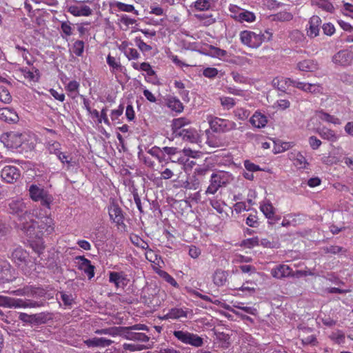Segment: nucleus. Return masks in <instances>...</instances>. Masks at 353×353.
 <instances>
[{"instance_id": "obj_1", "label": "nucleus", "mask_w": 353, "mask_h": 353, "mask_svg": "<svg viewBox=\"0 0 353 353\" xmlns=\"http://www.w3.org/2000/svg\"><path fill=\"white\" fill-rule=\"evenodd\" d=\"M7 211L17 217L19 229L23 232L32 230L34 225L31 223L33 212L28 203L20 199L10 200L8 203Z\"/></svg>"}, {"instance_id": "obj_2", "label": "nucleus", "mask_w": 353, "mask_h": 353, "mask_svg": "<svg viewBox=\"0 0 353 353\" xmlns=\"http://www.w3.org/2000/svg\"><path fill=\"white\" fill-rule=\"evenodd\" d=\"M31 223L34 224L31 228L32 230L23 231V232L30 237H32L34 234L35 229L37 230L35 236L39 239L41 236L49 235L54 231L53 220L49 216L42 217L38 221L33 220L32 217Z\"/></svg>"}, {"instance_id": "obj_3", "label": "nucleus", "mask_w": 353, "mask_h": 353, "mask_svg": "<svg viewBox=\"0 0 353 353\" xmlns=\"http://www.w3.org/2000/svg\"><path fill=\"white\" fill-rule=\"evenodd\" d=\"M28 192L32 201H40L42 206L50 208L53 197L48 190L44 189L43 186L40 184H32L29 187Z\"/></svg>"}, {"instance_id": "obj_4", "label": "nucleus", "mask_w": 353, "mask_h": 353, "mask_svg": "<svg viewBox=\"0 0 353 353\" xmlns=\"http://www.w3.org/2000/svg\"><path fill=\"white\" fill-rule=\"evenodd\" d=\"M241 42L247 46L252 48L259 47L263 41H270V37H266L264 34H256L252 31L244 30L240 33Z\"/></svg>"}, {"instance_id": "obj_5", "label": "nucleus", "mask_w": 353, "mask_h": 353, "mask_svg": "<svg viewBox=\"0 0 353 353\" xmlns=\"http://www.w3.org/2000/svg\"><path fill=\"white\" fill-rule=\"evenodd\" d=\"M173 335L183 343L192 345L194 347H201L204 344L203 339L196 334L188 331L175 330Z\"/></svg>"}, {"instance_id": "obj_6", "label": "nucleus", "mask_w": 353, "mask_h": 353, "mask_svg": "<svg viewBox=\"0 0 353 353\" xmlns=\"http://www.w3.org/2000/svg\"><path fill=\"white\" fill-rule=\"evenodd\" d=\"M19 319L24 323H30L34 325H39L46 323L50 318H48V314L43 312H41L34 314L21 313L19 316Z\"/></svg>"}, {"instance_id": "obj_7", "label": "nucleus", "mask_w": 353, "mask_h": 353, "mask_svg": "<svg viewBox=\"0 0 353 353\" xmlns=\"http://www.w3.org/2000/svg\"><path fill=\"white\" fill-rule=\"evenodd\" d=\"M224 178L225 173L222 172L212 173L210 177V184L207 188L205 194H215L219 188L226 183Z\"/></svg>"}, {"instance_id": "obj_8", "label": "nucleus", "mask_w": 353, "mask_h": 353, "mask_svg": "<svg viewBox=\"0 0 353 353\" xmlns=\"http://www.w3.org/2000/svg\"><path fill=\"white\" fill-rule=\"evenodd\" d=\"M332 61L341 66L351 65L353 63V51L342 50L332 57Z\"/></svg>"}, {"instance_id": "obj_9", "label": "nucleus", "mask_w": 353, "mask_h": 353, "mask_svg": "<svg viewBox=\"0 0 353 353\" xmlns=\"http://www.w3.org/2000/svg\"><path fill=\"white\" fill-rule=\"evenodd\" d=\"M110 219L117 225H124V214L118 204L112 202L108 208Z\"/></svg>"}, {"instance_id": "obj_10", "label": "nucleus", "mask_w": 353, "mask_h": 353, "mask_svg": "<svg viewBox=\"0 0 353 353\" xmlns=\"http://www.w3.org/2000/svg\"><path fill=\"white\" fill-rule=\"evenodd\" d=\"M19 170L12 165H8L3 168L1 172L2 179L8 183H13L20 178Z\"/></svg>"}, {"instance_id": "obj_11", "label": "nucleus", "mask_w": 353, "mask_h": 353, "mask_svg": "<svg viewBox=\"0 0 353 353\" xmlns=\"http://www.w3.org/2000/svg\"><path fill=\"white\" fill-rule=\"evenodd\" d=\"M28 257V252L21 247L14 249L10 256L11 260L19 267L22 265H27Z\"/></svg>"}, {"instance_id": "obj_12", "label": "nucleus", "mask_w": 353, "mask_h": 353, "mask_svg": "<svg viewBox=\"0 0 353 353\" xmlns=\"http://www.w3.org/2000/svg\"><path fill=\"white\" fill-rule=\"evenodd\" d=\"M75 260L78 263L79 269L83 271L87 274L89 279L94 277L95 268L91 264L90 260L85 258L84 256H76Z\"/></svg>"}, {"instance_id": "obj_13", "label": "nucleus", "mask_w": 353, "mask_h": 353, "mask_svg": "<svg viewBox=\"0 0 353 353\" xmlns=\"http://www.w3.org/2000/svg\"><path fill=\"white\" fill-rule=\"evenodd\" d=\"M285 81L286 83H290V85H292V86L301 89L305 92L310 93L320 92V86L316 84L300 82L292 79H286Z\"/></svg>"}, {"instance_id": "obj_14", "label": "nucleus", "mask_w": 353, "mask_h": 353, "mask_svg": "<svg viewBox=\"0 0 353 353\" xmlns=\"http://www.w3.org/2000/svg\"><path fill=\"white\" fill-rule=\"evenodd\" d=\"M119 334L123 338L131 340L133 330H146L148 331V327L144 324H136L129 327H119Z\"/></svg>"}, {"instance_id": "obj_15", "label": "nucleus", "mask_w": 353, "mask_h": 353, "mask_svg": "<svg viewBox=\"0 0 353 353\" xmlns=\"http://www.w3.org/2000/svg\"><path fill=\"white\" fill-rule=\"evenodd\" d=\"M9 305H7L8 307H37L41 306L42 304L39 303L37 301H33L30 300L23 301L22 299H14L10 298V301H8Z\"/></svg>"}, {"instance_id": "obj_16", "label": "nucleus", "mask_w": 353, "mask_h": 353, "mask_svg": "<svg viewBox=\"0 0 353 353\" xmlns=\"http://www.w3.org/2000/svg\"><path fill=\"white\" fill-rule=\"evenodd\" d=\"M321 19L318 16H313L309 21V28L307 30V36L314 38L319 35Z\"/></svg>"}, {"instance_id": "obj_17", "label": "nucleus", "mask_w": 353, "mask_h": 353, "mask_svg": "<svg viewBox=\"0 0 353 353\" xmlns=\"http://www.w3.org/2000/svg\"><path fill=\"white\" fill-rule=\"evenodd\" d=\"M271 274L276 279L294 276L292 270L287 265H279L271 270Z\"/></svg>"}, {"instance_id": "obj_18", "label": "nucleus", "mask_w": 353, "mask_h": 353, "mask_svg": "<svg viewBox=\"0 0 353 353\" xmlns=\"http://www.w3.org/2000/svg\"><path fill=\"white\" fill-rule=\"evenodd\" d=\"M177 137H181L184 141L196 143L198 140V133L194 128L188 127L182 131H179Z\"/></svg>"}, {"instance_id": "obj_19", "label": "nucleus", "mask_w": 353, "mask_h": 353, "mask_svg": "<svg viewBox=\"0 0 353 353\" xmlns=\"http://www.w3.org/2000/svg\"><path fill=\"white\" fill-rule=\"evenodd\" d=\"M188 311L179 307H173L168 310V312L161 317L163 320L179 319L187 318Z\"/></svg>"}, {"instance_id": "obj_20", "label": "nucleus", "mask_w": 353, "mask_h": 353, "mask_svg": "<svg viewBox=\"0 0 353 353\" xmlns=\"http://www.w3.org/2000/svg\"><path fill=\"white\" fill-rule=\"evenodd\" d=\"M0 119L8 123H17L19 117L13 110L4 108L0 109Z\"/></svg>"}, {"instance_id": "obj_21", "label": "nucleus", "mask_w": 353, "mask_h": 353, "mask_svg": "<svg viewBox=\"0 0 353 353\" xmlns=\"http://www.w3.org/2000/svg\"><path fill=\"white\" fill-rule=\"evenodd\" d=\"M68 12L74 17H88L92 13V9L88 6H83L81 8L77 6H70L68 8Z\"/></svg>"}, {"instance_id": "obj_22", "label": "nucleus", "mask_w": 353, "mask_h": 353, "mask_svg": "<svg viewBox=\"0 0 353 353\" xmlns=\"http://www.w3.org/2000/svg\"><path fill=\"white\" fill-rule=\"evenodd\" d=\"M21 137V134H17L16 133L11 132L6 134V141L3 140L4 139H6L4 137H2L1 139L4 144L8 147L17 148L21 145L22 141Z\"/></svg>"}, {"instance_id": "obj_23", "label": "nucleus", "mask_w": 353, "mask_h": 353, "mask_svg": "<svg viewBox=\"0 0 353 353\" xmlns=\"http://www.w3.org/2000/svg\"><path fill=\"white\" fill-rule=\"evenodd\" d=\"M190 124V121L185 117L175 119L172 121V129L173 134L177 137L179 131L186 129Z\"/></svg>"}, {"instance_id": "obj_24", "label": "nucleus", "mask_w": 353, "mask_h": 353, "mask_svg": "<svg viewBox=\"0 0 353 353\" xmlns=\"http://www.w3.org/2000/svg\"><path fill=\"white\" fill-rule=\"evenodd\" d=\"M251 124L258 128H264L267 123L268 119L265 115L261 114L260 112H255L254 114L250 119Z\"/></svg>"}, {"instance_id": "obj_25", "label": "nucleus", "mask_w": 353, "mask_h": 353, "mask_svg": "<svg viewBox=\"0 0 353 353\" xmlns=\"http://www.w3.org/2000/svg\"><path fill=\"white\" fill-rule=\"evenodd\" d=\"M126 276L123 272H110L109 275V281L113 283L116 287L119 288L121 285H125Z\"/></svg>"}, {"instance_id": "obj_26", "label": "nucleus", "mask_w": 353, "mask_h": 353, "mask_svg": "<svg viewBox=\"0 0 353 353\" xmlns=\"http://www.w3.org/2000/svg\"><path fill=\"white\" fill-rule=\"evenodd\" d=\"M88 347H107L112 344V341L105 338H92L84 341Z\"/></svg>"}, {"instance_id": "obj_27", "label": "nucleus", "mask_w": 353, "mask_h": 353, "mask_svg": "<svg viewBox=\"0 0 353 353\" xmlns=\"http://www.w3.org/2000/svg\"><path fill=\"white\" fill-rule=\"evenodd\" d=\"M297 68L299 70L304 72H313L318 68L316 63L310 59L303 60L299 62Z\"/></svg>"}, {"instance_id": "obj_28", "label": "nucleus", "mask_w": 353, "mask_h": 353, "mask_svg": "<svg viewBox=\"0 0 353 353\" xmlns=\"http://www.w3.org/2000/svg\"><path fill=\"white\" fill-rule=\"evenodd\" d=\"M228 273L222 270H216L213 275V282L217 286H223L227 281Z\"/></svg>"}, {"instance_id": "obj_29", "label": "nucleus", "mask_w": 353, "mask_h": 353, "mask_svg": "<svg viewBox=\"0 0 353 353\" xmlns=\"http://www.w3.org/2000/svg\"><path fill=\"white\" fill-rule=\"evenodd\" d=\"M260 209L268 220H272L274 217V208L271 203H263L260 206Z\"/></svg>"}, {"instance_id": "obj_30", "label": "nucleus", "mask_w": 353, "mask_h": 353, "mask_svg": "<svg viewBox=\"0 0 353 353\" xmlns=\"http://www.w3.org/2000/svg\"><path fill=\"white\" fill-rule=\"evenodd\" d=\"M168 107L171 108L172 110L176 111V112H181L183 110V103L179 101V99L173 97L168 99Z\"/></svg>"}, {"instance_id": "obj_31", "label": "nucleus", "mask_w": 353, "mask_h": 353, "mask_svg": "<svg viewBox=\"0 0 353 353\" xmlns=\"http://www.w3.org/2000/svg\"><path fill=\"white\" fill-rule=\"evenodd\" d=\"M221 128L218 130L219 132H225L236 128V123L234 121L223 119L221 120Z\"/></svg>"}, {"instance_id": "obj_32", "label": "nucleus", "mask_w": 353, "mask_h": 353, "mask_svg": "<svg viewBox=\"0 0 353 353\" xmlns=\"http://www.w3.org/2000/svg\"><path fill=\"white\" fill-rule=\"evenodd\" d=\"M79 88V83L75 80L70 81L65 86L66 90L70 92L68 95L72 99L75 98L78 92Z\"/></svg>"}, {"instance_id": "obj_33", "label": "nucleus", "mask_w": 353, "mask_h": 353, "mask_svg": "<svg viewBox=\"0 0 353 353\" xmlns=\"http://www.w3.org/2000/svg\"><path fill=\"white\" fill-rule=\"evenodd\" d=\"M0 101L3 103H10L12 101L10 91L3 85H0Z\"/></svg>"}, {"instance_id": "obj_34", "label": "nucleus", "mask_w": 353, "mask_h": 353, "mask_svg": "<svg viewBox=\"0 0 353 353\" xmlns=\"http://www.w3.org/2000/svg\"><path fill=\"white\" fill-rule=\"evenodd\" d=\"M212 4V0H197L194 2V8L199 11L208 10Z\"/></svg>"}, {"instance_id": "obj_35", "label": "nucleus", "mask_w": 353, "mask_h": 353, "mask_svg": "<svg viewBox=\"0 0 353 353\" xmlns=\"http://www.w3.org/2000/svg\"><path fill=\"white\" fill-rule=\"evenodd\" d=\"M329 337L332 341L339 345L345 343V336L341 330L332 332Z\"/></svg>"}, {"instance_id": "obj_36", "label": "nucleus", "mask_w": 353, "mask_h": 353, "mask_svg": "<svg viewBox=\"0 0 353 353\" xmlns=\"http://www.w3.org/2000/svg\"><path fill=\"white\" fill-rule=\"evenodd\" d=\"M21 71L25 78L34 82H37L39 81L40 75L38 69H35L34 72H31L27 69H22Z\"/></svg>"}, {"instance_id": "obj_37", "label": "nucleus", "mask_w": 353, "mask_h": 353, "mask_svg": "<svg viewBox=\"0 0 353 353\" xmlns=\"http://www.w3.org/2000/svg\"><path fill=\"white\" fill-rule=\"evenodd\" d=\"M312 1L319 8L327 12H332L334 10V6L328 0H312Z\"/></svg>"}, {"instance_id": "obj_38", "label": "nucleus", "mask_w": 353, "mask_h": 353, "mask_svg": "<svg viewBox=\"0 0 353 353\" xmlns=\"http://www.w3.org/2000/svg\"><path fill=\"white\" fill-rule=\"evenodd\" d=\"M139 330H133L132 335V341L138 342H148L150 340V337L145 334L139 332Z\"/></svg>"}, {"instance_id": "obj_39", "label": "nucleus", "mask_w": 353, "mask_h": 353, "mask_svg": "<svg viewBox=\"0 0 353 353\" xmlns=\"http://www.w3.org/2000/svg\"><path fill=\"white\" fill-rule=\"evenodd\" d=\"M318 116L321 120L325 121L328 123H332L334 124L339 123V119L335 118L334 116H332L328 113L324 112L323 111H319L318 112Z\"/></svg>"}, {"instance_id": "obj_40", "label": "nucleus", "mask_w": 353, "mask_h": 353, "mask_svg": "<svg viewBox=\"0 0 353 353\" xmlns=\"http://www.w3.org/2000/svg\"><path fill=\"white\" fill-rule=\"evenodd\" d=\"M61 299L65 306H71L74 303L72 294L59 292Z\"/></svg>"}, {"instance_id": "obj_41", "label": "nucleus", "mask_w": 353, "mask_h": 353, "mask_svg": "<svg viewBox=\"0 0 353 353\" xmlns=\"http://www.w3.org/2000/svg\"><path fill=\"white\" fill-rule=\"evenodd\" d=\"M116 6L121 11L127 12H134L135 14H139L138 11L134 10V7L132 5L125 4L121 2H117Z\"/></svg>"}, {"instance_id": "obj_42", "label": "nucleus", "mask_w": 353, "mask_h": 353, "mask_svg": "<svg viewBox=\"0 0 353 353\" xmlns=\"http://www.w3.org/2000/svg\"><path fill=\"white\" fill-rule=\"evenodd\" d=\"M210 54L214 57L221 58L227 55V52L221 48L210 46Z\"/></svg>"}, {"instance_id": "obj_43", "label": "nucleus", "mask_w": 353, "mask_h": 353, "mask_svg": "<svg viewBox=\"0 0 353 353\" xmlns=\"http://www.w3.org/2000/svg\"><path fill=\"white\" fill-rule=\"evenodd\" d=\"M73 52L78 57L82 56L84 50V42L81 40H77L73 44Z\"/></svg>"}, {"instance_id": "obj_44", "label": "nucleus", "mask_w": 353, "mask_h": 353, "mask_svg": "<svg viewBox=\"0 0 353 353\" xmlns=\"http://www.w3.org/2000/svg\"><path fill=\"white\" fill-rule=\"evenodd\" d=\"M239 19L241 21L252 22L255 20V15L251 12H242L239 14Z\"/></svg>"}, {"instance_id": "obj_45", "label": "nucleus", "mask_w": 353, "mask_h": 353, "mask_svg": "<svg viewBox=\"0 0 353 353\" xmlns=\"http://www.w3.org/2000/svg\"><path fill=\"white\" fill-rule=\"evenodd\" d=\"M159 275L166 281L168 282V283H170L171 285H172L173 287H175V288H178L179 287V285L177 283V282L176 281V280L171 276L170 275L168 272H165V271H160L159 272Z\"/></svg>"}, {"instance_id": "obj_46", "label": "nucleus", "mask_w": 353, "mask_h": 353, "mask_svg": "<svg viewBox=\"0 0 353 353\" xmlns=\"http://www.w3.org/2000/svg\"><path fill=\"white\" fill-rule=\"evenodd\" d=\"M124 54L126 56V57L128 59V60H136L139 58L140 54L138 52V51L134 48H125L124 50Z\"/></svg>"}, {"instance_id": "obj_47", "label": "nucleus", "mask_w": 353, "mask_h": 353, "mask_svg": "<svg viewBox=\"0 0 353 353\" xmlns=\"http://www.w3.org/2000/svg\"><path fill=\"white\" fill-rule=\"evenodd\" d=\"M323 250L325 253H330L333 254H336L341 252H345L346 250L343 247L338 245H330L329 247H326L323 248Z\"/></svg>"}, {"instance_id": "obj_48", "label": "nucleus", "mask_w": 353, "mask_h": 353, "mask_svg": "<svg viewBox=\"0 0 353 353\" xmlns=\"http://www.w3.org/2000/svg\"><path fill=\"white\" fill-rule=\"evenodd\" d=\"M30 286L26 285L22 288H19L16 290L11 291L10 293L17 296H30Z\"/></svg>"}, {"instance_id": "obj_49", "label": "nucleus", "mask_w": 353, "mask_h": 353, "mask_svg": "<svg viewBox=\"0 0 353 353\" xmlns=\"http://www.w3.org/2000/svg\"><path fill=\"white\" fill-rule=\"evenodd\" d=\"M292 17V14L288 12H281L274 15V19L281 21H290Z\"/></svg>"}, {"instance_id": "obj_50", "label": "nucleus", "mask_w": 353, "mask_h": 353, "mask_svg": "<svg viewBox=\"0 0 353 353\" xmlns=\"http://www.w3.org/2000/svg\"><path fill=\"white\" fill-rule=\"evenodd\" d=\"M320 136L325 139L333 141L335 139V135L332 130L328 129H322L319 131Z\"/></svg>"}, {"instance_id": "obj_51", "label": "nucleus", "mask_w": 353, "mask_h": 353, "mask_svg": "<svg viewBox=\"0 0 353 353\" xmlns=\"http://www.w3.org/2000/svg\"><path fill=\"white\" fill-rule=\"evenodd\" d=\"M134 41H135L137 46L142 52H148L152 50V47L146 44L143 41H142L141 39V38L136 37Z\"/></svg>"}, {"instance_id": "obj_52", "label": "nucleus", "mask_w": 353, "mask_h": 353, "mask_svg": "<svg viewBox=\"0 0 353 353\" xmlns=\"http://www.w3.org/2000/svg\"><path fill=\"white\" fill-rule=\"evenodd\" d=\"M30 286L31 290L30 292V296H34L37 297H43L46 295V291L42 288H36Z\"/></svg>"}, {"instance_id": "obj_53", "label": "nucleus", "mask_w": 353, "mask_h": 353, "mask_svg": "<svg viewBox=\"0 0 353 353\" xmlns=\"http://www.w3.org/2000/svg\"><path fill=\"white\" fill-rule=\"evenodd\" d=\"M107 63L111 68H112L113 70H121L122 66L121 63L119 62L116 61L115 58L110 56V54L107 57Z\"/></svg>"}, {"instance_id": "obj_54", "label": "nucleus", "mask_w": 353, "mask_h": 353, "mask_svg": "<svg viewBox=\"0 0 353 353\" xmlns=\"http://www.w3.org/2000/svg\"><path fill=\"white\" fill-rule=\"evenodd\" d=\"M220 100L221 105L227 109H230L235 105L234 99L231 97H221Z\"/></svg>"}, {"instance_id": "obj_55", "label": "nucleus", "mask_w": 353, "mask_h": 353, "mask_svg": "<svg viewBox=\"0 0 353 353\" xmlns=\"http://www.w3.org/2000/svg\"><path fill=\"white\" fill-rule=\"evenodd\" d=\"M242 244L248 248H251L259 245V240L258 237L247 239L243 241Z\"/></svg>"}, {"instance_id": "obj_56", "label": "nucleus", "mask_w": 353, "mask_h": 353, "mask_svg": "<svg viewBox=\"0 0 353 353\" xmlns=\"http://www.w3.org/2000/svg\"><path fill=\"white\" fill-rule=\"evenodd\" d=\"M31 247L32 248L34 251L37 252L39 255H40L43 252L45 248L43 241L40 239L37 242L31 243Z\"/></svg>"}, {"instance_id": "obj_57", "label": "nucleus", "mask_w": 353, "mask_h": 353, "mask_svg": "<svg viewBox=\"0 0 353 353\" xmlns=\"http://www.w3.org/2000/svg\"><path fill=\"white\" fill-rule=\"evenodd\" d=\"M218 70L215 68H206L203 71V74L208 78H214L218 74Z\"/></svg>"}, {"instance_id": "obj_58", "label": "nucleus", "mask_w": 353, "mask_h": 353, "mask_svg": "<svg viewBox=\"0 0 353 353\" xmlns=\"http://www.w3.org/2000/svg\"><path fill=\"white\" fill-rule=\"evenodd\" d=\"M221 119L215 117L212 120L209 121V123L211 129L215 132H219L218 130L221 128Z\"/></svg>"}, {"instance_id": "obj_59", "label": "nucleus", "mask_w": 353, "mask_h": 353, "mask_svg": "<svg viewBox=\"0 0 353 353\" xmlns=\"http://www.w3.org/2000/svg\"><path fill=\"white\" fill-rule=\"evenodd\" d=\"M286 79L287 78H282L281 80L277 78L274 79L272 81L274 86L276 87L278 90L284 92L285 87L283 84L286 85L288 83L285 81Z\"/></svg>"}, {"instance_id": "obj_60", "label": "nucleus", "mask_w": 353, "mask_h": 353, "mask_svg": "<svg viewBox=\"0 0 353 353\" xmlns=\"http://www.w3.org/2000/svg\"><path fill=\"white\" fill-rule=\"evenodd\" d=\"M257 216L256 215L250 214L247 219L245 223L252 228H256L258 226Z\"/></svg>"}, {"instance_id": "obj_61", "label": "nucleus", "mask_w": 353, "mask_h": 353, "mask_svg": "<svg viewBox=\"0 0 353 353\" xmlns=\"http://www.w3.org/2000/svg\"><path fill=\"white\" fill-rule=\"evenodd\" d=\"M60 143L57 141H52V143H49L48 145V150L50 153L55 154L56 155L58 154V153L60 151Z\"/></svg>"}, {"instance_id": "obj_62", "label": "nucleus", "mask_w": 353, "mask_h": 353, "mask_svg": "<svg viewBox=\"0 0 353 353\" xmlns=\"http://www.w3.org/2000/svg\"><path fill=\"white\" fill-rule=\"evenodd\" d=\"M322 29L323 30L324 34L328 36L332 35L335 32L334 26L330 23L323 24L322 26Z\"/></svg>"}, {"instance_id": "obj_63", "label": "nucleus", "mask_w": 353, "mask_h": 353, "mask_svg": "<svg viewBox=\"0 0 353 353\" xmlns=\"http://www.w3.org/2000/svg\"><path fill=\"white\" fill-rule=\"evenodd\" d=\"M61 30L63 31V32L66 36L72 35V28H71L70 21H63V22H62L61 25Z\"/></svg>"}, {"instance_id": "obj_64", "label": "nucleus", "mask_w": 353, "mask_h": 353, "mask_svg": "<svg viewBox=\"0 0 353 353\" xmlns=\"http://www.w3.org/2000/svg\"><path fill=\"white\" fill-rule=\"evenodd\" d=\"M139 68L141 70L146 72L148 76H152L155 74L154 71L152 69L151 65L148 63H142L139 65Z\"/></svg>"}]
</instances>
